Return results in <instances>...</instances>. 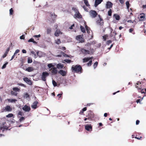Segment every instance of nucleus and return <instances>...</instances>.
<instances>
[{"label": "nucleus", "mask_w": 146, "mask_h": 146, "mask_svg": "<svg viewBox=\"0 0 146 146\" xmlns=\"http://www.w3.org/2000/svg\"><path fill=\"white\" fill-rule=\"evenodd\" d=\"M72 69L76 72H80L82 69L80 65H76L73 66L72 67Z\"/></svg>", "instance_id": "1"}, {"label": "nucleus", "mask_w": 146, "mask_h": 146, "mask_svg": "<svg viewBox=\"0 0 146 146\" xmlns=\"http://www.w3.org/2000/svg\"><path fill=\"white\" fill-rule=\"evenodd\" d=\"M73 9H74L75 12L74 17L75 18H81L82 16L78 11L75 8H74Z\"/></svg>", "instance_id": "2"}, {"label": "nucleus", "mask_w": 146, "mask_h": 146, "mask_svg": "<svg viewBox=\"0 0 146 146\" xmlns=\"http://www.w3.org/2000/svg\"><path fill=\"white\" fill-rule=\"evenodd\" d=\"M90 17L92 18H94L98 15L96 12L95 11L91 10L89 12Z\"/></svg>", "instance_id": "3"}, {"label": "nucleus", "mask_w": 146, "mask_h": 146, "mask_svg": "<svg viewBox=\"0 0 146 146\" xmlns=\"http://www.w3.org/2000/svg\"><path fill=\"white\" fill-rule=\"evenodd\" d=\"M83 36L79 35L76 36V39L79 42H82L84 41V39L82 38Z\"/></svg>", "instance_id": "4"}, {"label": "nucleus", "mask_w": 146, "mask_h": 146, "mask_svg": "<svg viewBox=\"0 0 146 146\" xmlns=\"http://www.w3.org/2000/svg\"><path fill=\"white\" fill-rule=\"evenodd\" d=\"M48 73L47 72H43L42 73V75L41 77L42 80L44 81H46V78L47 76H48Z\"/></svg>", "instance_id": "5"}, {"label": "nucleus", "mask_w": 146, "mask_h": 146, "mask_svg": "<svg viewBox=\"0 0 146 146\" xmlns=\"http://www.w3.org/2000/svg\"><path fill=\"white\" fill-rule=\"evenodd\" d=\"M36 52L37 53V56H38L39 58L44 56L45 55V54L41 51H37V52Z\"/></svg>", "instance_id": "6"}, {"label": "nucleus", "mask_w": 146, "mask_h": 146, "mask_svg": "<svg viewBox=\"0 0 146 146\" xmlns=\"http://www.w3.org/2000/svg\"><path fill=\"white\" fill-rule=\"evenodd\" d=\"M98 16L99 19L97 21V24L99 25H102L103 23V20L100 18L99 15H98Z\"/></svg>", "instance_id": "7"}, {"label": "nucleus", "mask_w": 146, "mask_h": 146, "mask_svg": "<svg viewBox=\"0 0 146 146\" xmlns=\"http://www.w3.org/2000/svg\"><path fill=\"white\" fill-rule=\"evenodd\" d=\"M50 71L52 74H56L57 72V68L55 67H52L50 69Z\"/></svg>", "instance_id": "8"}, {"label": "nucleus", "mask_w": 146, "mask_h": 146, "mask_svg": "<svg viewBox=\"0 0 146 146\" xmlns=\"http://www.w3.org/2000/svg\"><path fill=\"white\" fill-rule=\"evenodd\" d=\"M23 109L26 112H29L31 109L30 107L25 105L23 107Z\"/></svg>", "instance_id": "9"}, {"label": "nucleus", "mask_w": 146, "mask_h": 146, "mask_svg": "<svg viewBox=\"0 0 146 146\" xmlns=\"http://www.w3.org/2000/svg\"><path fill=\"white\" fill-rule=\"evenodd\" d=\"M12 108L9 106H7L5 108L4 110L5 111H12Z\"/></svg>", "instance_id": "10"}, {"label": "nucleus", "mask_w": 146, "mask_h": 146, "mask_svg": "<svg viewBox=\"0 0 146 146\" xmlns=\"http://www.w3.org/2000/svg\"><path fill=\"white\" fill-rule=\"evenodd\" d=\"M38 102L36 101L34 102L31 106V107L33 109H36L37 108V104Z\"/></svg>", "instance_id": "11"}, {"label": "nucleus", "mask_w": 146, "mask_h": 146, "mask_svg": "<svg viewBox=\"0 0 146 146\" xmlns=\"http://www.w3.org/2000/svg\"><path fill=\"white\" fill-rule=\"evenodd\" d=\"M24 80L27 84L29 85H31L32 84V82L28 78H23Z\"/></svg>", "instance_id": "12"}, {"label": "nucleus", "mask_w": 146, "mask_h": 146, "mask_svg": "<svg viewBox=\"0 0 146 146\" xmlns=\"http://www.w3.org/2000/svg\"><path fill=\"white\" fill-rule=\"evenodd\" d=\"M58 73L62 76H66V72L62 70H60L58 72Z\"/></svg>", "instance_id": "13"}, {"label": "nucleus", "mask_w": 146, "mask_h": 146, "mask_svg": "<svg viewBox=\"0 0 146 146\" xmlns=\"http://www.w3.org/2000/svg\"><path fill=\"white\" fill-rule=\"evenodd\" d=\"M92 127L91 125H87L85 126V129L88 131L92 130Z\"/></svg>", "instance_id": "14"}, {"label": "nucleus", "mask_w": 146, "mask_h": 146, "mask_svg": "<svg viewBox=\"0 0 146 146\" xmlns=\"http://www.w3.org/2000/svg\"><path fill=\"white\" fill-rule=\"evenodd\" d=\"M102 0H95V6L96 7L97 6L100 4L102 1Z\"/></svg>", "instance_id": "15"}, {"label": "nucleus", "mask_w": 146, "mask_h": 146, "mask_svg": "<svg viewBox=\"0 0 146 146\" xmlns=\"http://www.w3.org/2000/svg\"><path fill=\"white\" fill-rule=\"evenodd\" d=\"M112 5V4L111 2L108 1L107 2L106 6L107 8H109L111 7Z\"/></svg>", "instance_id": "16"}, {"label": "nucleus", "mask_w": 146, "mask_h": 146, "mask_svg": "<svg viewBox=\"0 0 146 146\" xmlns=\"http://www.w3.org/2000/svg\"><path fill=\"white\" fill-rule=\"evenodd\" d=\"M64 67V65L61 63H58L56 67L58 69H62Z\"/></svg>", "instance_id": "17"}, {"label": "nucleus", "mask_w": 146, "mask_h": 146, "mask_svg": "<svg viewBox=\"0 0 146 146\" xmlns=\"http://www.w3.org/2000/svg\"><path fill=\"white\" fill-rule=\"evenodd\" d=\"M37 51H31V53L34 55V58H36L37 57V53L36 52Z\"/></svg>", "instance_id": "18"}, {"label": "nucleus", "mask_w": 146, "mask_h": 146, "mask_svg": "<svg viewBox=\"0 0 146 146\" xmlns=\"http://www.w3.org/2000/svg\"><path fill=\"white\" fill-rule=\"evenodd\" d=\"M81 52L84 54H89V51L88 50H86L84 49H82L81 50Z\"/></svg>", "instance_id": "19"}, {"label": "nucleus", "mask_w": 146, "mask_h": 146, "mask_svg": "<svg viewBox=\"0 0 146 146\" xmlns=\"http://www.w3.org/2000/svg\"><path fill=\"white\" fill-rule=\"evenodd\" d=\"M60 33V31L58 30H57L54 33V35L56 36H58Z\"/></svg>", "instance_id": "20"}, {"label": "nucleus", "mask_w": 146, "mask_h": 146, "mask_svg": "<svg viewBox=\"0 0 146 146\" xmlns=\"http://www.w3.org/2000/svg\"><path fill=\"white\" fill-rule=\"evenodd\" d=\"M33 67H29L27 68L26 69V70L29 72H31L32 71H33Z\"/></svg>", "instance_id": "21"}, {"label": "nucleus", "mask_w": 146, "mask_h": 146, "mask_svg": "<svg viewBox=\"0 0 146 146\" xmlns=\"http://www.w3.org/2000/svg\"><path fill=\"white\" fill-rule=\"evenodd\" d=\"M7 100L9 102H11L12 103L13 102H16L17 101V100L16 99H7Z\"/></svg>", "instance_id": "22"}, {"label": "nucleus", "mask_w": 146, "mask_h": 146, "mask_svg": "<svg viewBox=\"0 0 146 146\" xmlns=\"http://www.w3.org/2000/svg\"><path fill=\"white\" fill-rule=\"evenodd\" d=\"M91 58H84L83 60V62H85L88 61L89 60H90V59H91Z\"/></svg>", "instance_id": "23"}, {"label": "nucleus", "mask_w": 146, "mask_h": 146, "mask_svg": "<svg viewBox=\"0 0 146 146\" xmlns=\"http://www.w3.org/2000/svg\"><path fill=\"white\" fill-rule=\"evenodd\" d=\"M54 64H53V63H50V64H48V65H47V66L49 68H51V67H54Z\"/></svg>", "instance_id": "24"}, {"label": "nucleus", "mask_w": 146, "mask_h": 146, "mask_svg": "<svg viewBox=\"0 0 146 146\" xmlns=\"http://www.w3.org/2000/svg\"><path fill=\"white\" fill-rule=\"evenodd\" d=\"M55 42L56 44H59L61 43L60 40L59 39L55 40Z\"/></svg>", "instance_id": "25"}, {"label": "nucleus", "mask_w": 146, "mask_h": 146, "mask_svg": "<svg viewBox=\"0 0 146 146\" xmlns=\"http://www.w3.org/2000/svg\"><path fill=\"white\" fill-rule=\"evenodd\" d=\"M11 95H14L15 96H16L17 95V92H15L13 90V91H11Z\"/></svg>", "instance_id": "26"}, {"label": "nucleus", "mask_w": 146, "mask_h": 146, "mask_svg": "<svg viewBox=\"0 0 146 146\" xmlns=\"http://www.w3.org/2000/svg\"><path fill=\"white\" fill-rule=\"evenodd\" d=\"M114 17H115V19L117 20H119V15L117 14H114Z\"/></svg>", "instance_id": "27"}, {"label": "nucleus", "mask_w": 146, "mask_h": 146, "mask_svg": "<svg viewBox=\"0 0 146 146\" xmlns=\"http://www.w3.org/2000/svg\"><path fill=\"white\" fill-rule=\"evenodd\" d=\"M80 29L81 31L83 33H84L85 32V29L82 26H80Z\"/></svg>", "instance_id": "28"}, {"label": "nucleus", "mask_w": 146, "mask_h": 146, "mask_svg": "<svg viewBox=\"0 0 146 146\" xmlns=\"http://www.w3.org/2000/svg\"><path fill=\"white\" fill-rule=\"evenodd\" d=\"M13 91H15L16 92L19 91V89L15 87L13 88Z\"/></svg>", "instance_id": "29"}, {"label": "nucleus", "mask_w": 146, "mask_h": 146, "mask_svg": "<svg viewBox=\"0 0 146 146\" xmlns=\"http://www.w3.org/2000/svg\"><path fill=\"white\" fill-rule=\"evenodd\" d=\"M28 42H32L33 43H36V42L34 41V39L32 38H31L30 39L28 40Z\"/></svg>", "instance_id": "30"}, {"label": "nucleus", "mask_w": 146, "mask_h": 146, "mask_svg": "<svg viewBox=\"0 0 146 146\" xmlns=\"http://www.w3.org/2000/svg\"><path fill=\"white\" fill-rule=\"evenodd\" d=\"M141 15H141L140 17V19L142 20V19H144L145 18V15L144 13H142L140 14Z\"/></svg>", "instance_id": "31"}, {"label": "nucleus", "mask_w": 146, "mask_h": 146, "mask_svg": "<svg viewBox=\"0 0 146 146\" xmlns=\"http://www.w3.org/2000/svg\"><path fill=\"white\" fill-rule=\"evenodd\" d=\"M8 64V62H6V63H5L2 66V69H4L6 67V66Z\"/></svg>", "instance_id": "32"}, {"label": "nucleus", "mask_w": 146, "mask_h": 146, "mask_svg": "<svg viewBox=\"0 0 146 146\" xmlns=\"http://www.w3.org/2000/svg\"><path fill=\"white\" fill-rule=\"evenodd\" d=\"M13 114L12 113H9L6 115V117H11L13 116Z\"/></svg>", "instance_id": "33"}, {"label": "nucleus", "mask_w": 146, "mask_h": 146, "mask_svg": "<svg viewBox=\"0 0 146 146\" xmlns=\"http://www.w3.org/2000/svg\"><path fill=\"white\" fill-rule=\"evenodd\" d=\"M84 3L85 5L87 6H89L88 1L87 0H84Z\"/></svg>", "instance_id": "34"}, {"label": "nucleus", "mask_w": 146, "mask_h": 146, "mask_svg": "<svg viewBox=\"0 0 146 146\" xmlns=\"http://www.w3.org/2000/svg\"><path fill=\"white\" fill-rule=\"evenodd\" d=\"M52 83L54 87L56 86L57 85L56 82L55 81L53 80H52Z\"/></svg>", "instance_id": "35"}, {"label": "nucleus", "mask_w": 146, "mask_h": 146, "mask_svg": "<svg viewBox=\"0 0 146 146\" xmlns=\"http://www.w3.org/2000/svg\"><path fill=\"white\" fill-rule=\"evenodd\" d=\"M32 62V60L31 58H29L28 60V63H31Z\"/></svg>", "instance_id": "36"}, {"label": "nucleus", "mask_w": 146, "mask_h": 146, "mask_svg": "<svg viewBox=\"0 0 146 146\" xmlns=\"http://www.w3.org/2000/svg\"><path fill=\"white\" fill-rule=\"evenodd\" d=\"M85 28L86 29V30L88 33H90V31H89V28H88V27L87 25H85Z\"/></svg>", "instance_id": "37"}, {"label": "nucleus", "mask_w": 146, "mask_h": 146, "mask_svg": "<svg viewBox=\"0 0 146 146\" xmlns=\"http://www.w3.org/2000/svg\"><path fill=\"white\" fill-rule=\"evenodd\" d=\"M62 54L63 55V56L65 57H70L68 55L66 54H65L63 52H62Z\"/></svg>", "instance_id": "38"}, {"label": "nucleus", "mask_w": 146, "mask_h": 146, "mask_svg": "<svg viewBox=\"0 0 146 146\" xmlns=\"http://www.w3.org/2000/svg\"><path fill=\"white\" fill-rule=\"evenodd\" d=\"M98 64V62H96L93 65V67L94 68H96L97 67V66Z\"/></svg>", "instance_id": "39"}, {"label": "nucleus", "mask_w": 146, "mask_h": 146, "mask_svg": "<svg viewBox=\"0 0 146 146\" xmlns=\"http://www.w3.org/2000/svg\"><path fill=\"white\" fill-rule=\"evenodd\" d=\"M51 31V29L50 28H48L47 30V34H49L50 33Z\"/></svg>", "instance_id": "40"}, {"label": "nucleus", "mask_w": 146, "mask_h": 146, "mask_svg": "<svg viewBox=\"0 0 146 146\" xmlns=\"http://www.w3.org/2000/svg\"><path fill=\"white\" fill-rule=\"evenodd\" d=\"M64 61L65 62L67 63H70L71 62V60H70L67 59L64 60Z\"/></svg>", "instance_id": "41"}, {"label": "nucleus", "mask_w": 146, "mask_h": 146, "mask_svg": "<svg viewBox=\"0 0 146 146\" xmlns=\"http://www.w3.org/2000/svg\"><path fill=\"white\" fill-rule=\"evenodd\" d=\"M13 11L12 8H11L9 10V14L10 15H12L13 14Z\"/></svg>", "instance_id": "42"}, {"label": "nucleus", "mask_w": 146, "mask_h": 146, "mask_svg": "<svg viewBox=\"0 0 146 146\" xmlns=\"http://www.w3.org/2000/svg\"><path fill=\"white\" fill-rule=\"evenodd\" d=\"M24 96L26 98H27L29 97V95L27 93H26L24 94Z\"/></svg>", "instance_id": "43"}, {"label": "nucleus", "mask_w": 146, "mask_h": 146, "mask_svg": "<svg viewBox=\"0 0 146 146\" xmlns=\"http://www.w3.org/2000/svg\"><path fill=\"white\" fill-rule=\"evenodd\" d=\"M126 6L127 7V8L128 9H129V2L128 1H127L126 2Z\"/></svg>", "instance_id": "44"}, {"label": "nucleus", "mask_w": 146, "mask_h": 146, "mask_svg": "<svg viewBox=\"0 0 146 146\" xmlns=\"http://www.w3.org/2000/svg\"><path fill=\"white\" fill-rule=\"evenodd\" d=\"M111 9H110L108 11V15L109 16H111Z\"/></svg>", "instance_id": "45"}, {"label": "nucleus", "mask_w": 146, "mask_h": 146, "mask_svg": "<svg viewBox=\"0 0 146 146\" xmlns=\"http://www.w3.org/2000/svg\"><path fill=\"white\" fill-rule=\"evenodd\" d=\"M25 119L24 117H22L19 119L20 122H21L22 121L24 120Z\"/></svg>", "instance_id": "46"}, {"label": "nucleus", "mask_w": 146, "mask_h": 146, "mask_svg": "<svg viewBox=\"0 0 146 146\" xmlns=\"http://www.w3.org/2000/svg\"><path fill=\"white\" fill-rule=\"evenodd\" d=\"M19 49H17L15 51V52L14 53V55L15 54H17L19 52Z\"/></svg>", "instance_id": "47"}, {"label": "nucleus", "mask_w": 146, "mask_h": 146, "mask_svg": "<svg viewBox=\"0 0 146 146\" xmlns=\"http://www.w3.org/2000/svg\"><path fill=\"white\" fill-rule=\"evenodd\" d=\"M92 63V61L90 60L89 62L87 64V65L88 66H90L91 65Z\"/></svg>", "instance_id": "48"}, {"label": "nucleus", "mask_w": 146, "mask_h": 146, "mask_svg": "<svg viewBox=\"0 0 146 146\" xmlns=\"http://www.w3.org/2000/svg\"><path fill=\"white\" fill-rule=\"evenodd\" d=\"M108 37V36L106 35H105L103 37V38L104 39V40H106V37Z\"/></svg>", "instance_id": "49"}, {"label": "nucleus", "mask_w": 146, "mask_h": 146, "mask_svg": "<svg viewBox=\"0 0 146 146\" xmlns=\"http://www.w3.org/2000/svg\"><path fill=\"white\" fill-rule=\"evenodd\" d=\"M141 84V83L140 82H138L137 83H136V85L135 86L137 88H138V87L137 86V85H139V84Z\"/></svg>", "instance_id": "50"}, {"label": "nucleus", "mask_w": 146, "mask_h": 146, "mask_svg": "<svg viewBox=\"0 0 146 146\" xmlns=\"http://www.w3.org/2000/svg\"><path fill=\"white\" fill-rule=\"evenodd\" d=\"M24 37L23 35L21 36L20 37V38L21 39H23L24 38Z\"/></svg>", "instance_id": "51"}, {"label": "nucleus", "mask_w": 146, "mask_h": 146, "mask_svg": "<svg viewBox=\"0 0 146 146\" xmlns=\"http://www.w3.org/2000/svg\"><path fill=\"white\" fill-rule=\"evenodd\" d=\"M10 49L9 48H8L6 50V51L5 53H6V54H7L8 52L9 51Z\"/></svg>", "instance_id": "52"}, {"label": "nucleus", "mask_w": 146, "mask_h": 146, "mask_svg": "<svg viewBox=\"0 0 146 146\" xmlns=\"http://www.w3.org/2000/svg\"><path fill=\"white\" fill-rule=\"evenodd\" d=\"M7 54L5 53L4 55H3L2 56V57L3 58H5L7 55Z\"/></svg>", "instance_id": "53"}, {"label": "nucleus", "mask_w": 146, "mask_h": 146, "mask_svg": "<svg viewBox=\"0 0 146 146\" xmlns=\"http://www.w3.org/2000/svg\"><path fill=\"white\" fill-rule=\"evenodd\" d=\"M40 35L39 34L38 35H35L34 36V37H40Z\"/></svg>", "instance_id": "54"}, {"label": "nucleus", "mask_w": 146, "mask_h": 146, "mask_svg": "<svg viewBox=\"0 0 146 146\" xmlns=\"http://www.w3.org/2000/svg\"><path fill=\"white\" fill-rule=\"evenodd\" d=\"M22 52L23 53H26L27 52L24 49H23L22 50Z\"/></svg>", "instance_id": "55"}, {"label": "nucleus", "mask_w": 146, "mask_h": 146, "mask_svg": "<svg viewBox=\"0 0 146 146\" xmlns=\"http://www.w3.org/2000/svg\"><path fill=\"white\" fill-rule=\"evenodd\" d=\"M111 42V40H108L107 41V43L108 44H109Z\"/></svg>", "instance_id": "56"}, {"label": "nucleus", "mask_w": 146, "mask_h": 146, "mask_svg": "<svg viewBox=\"0 0 146 146\" xmlns=\"http://www.w3.org/2000/svg\"><path fill=\"white\" fill-rule=\"evenodd\" d=\"M139 121L138 120H137L136 121V125H138L139 124Z\"/></svg>", "instance_id": "57"}, {"label": "nucleus", "mask_w": 146, "mask_h": 146, "mask_svg": "<svg viewBox=\"0 0 146 146\" xmlns=\"http://www.w3.org/2000/svg\"><path fill=\"white\" fill-rule=\"evenodd\" d=\"M86 109H87L86 107L84 108L83 109L82 111H86Z\"/></svg>", "instance_id": "58"}, {"label": "nucleus", "mask_w": 146, "mask_h": 146, "mask_svg": "<svg viewBox=\"0 0 146 146\" xmlns=\"http://www.w3.org/2000/svg\"><path fill=\"white\" fill-rule=\"evenodd\" d=\"M121 4H123V0H119Z\"/></svg>", "instance_id": "59"}, {"label": "nucleus", "mask_w": 146, "mask_h": 146, "mask_svg": "<svg viewBox=\"0 0 146 146\" xmlns=\"http://www.w3.org/2000/svg\"><path fill=\"white\" fill-rule=\"evenodd\" d=\"M74 25L73 24L72 25H71V26L69 27V29H72V27L74 26Z\"/></svg>", "instance_id": "60"}, {"label": "nucleus", "mask_w": 146, "mask_h": 146, "mask_svg": "<svg viewBox=\"0 0 146 146\" xmlns=\"http://www.w3.org/2000/svg\"><path fill=\"white\" fill-rule=\"evenodd\" d=\"M15 55H14V54L11 57V59L10 60H13L14 58Z\"/></svg>", "instance_id": "61"}, {"label": "nucleus", "mask_w": 146, "mask_h": 146, "mask_svg": "<svg viewBox=\"0 0 146 146\" xmlns=\"http://www.w3.org/2000/svg\"><path fill=\"white\" fill-rule=\"evenodd\" d=\"M127 22L128 23H133V22H132V21H131V20H128Z\"/></svg>", "instance_id": "62"}, {"label": "nucleus", "mask_w": 146, "mask_h": 146, "mask_svg": "<svg viewBox=\"0 0 146 146\" xmlns=\"http://www.w3.org/2000/svg\"><path fill=\"white\" fill-rule=\"evenodd\" d=\"M133 30L132 29H131L129 30V32L130 33H131L133 31Z\"/></svg>", "instance_id": "63"}, {"label": "nucleus", "mask_w": 146, "mask_h": 146, "mask_svg": "<svg viewBox=\"0 0 146 146\" xmlns=\"http://www.w3.org/2000/svg\"><path fill=\"white\" fill-rule=\"evenodd\" d=\"M143 8H146V5H144L143 6Z\"/></svg>", "instance_id": "64"}]
</instances>
